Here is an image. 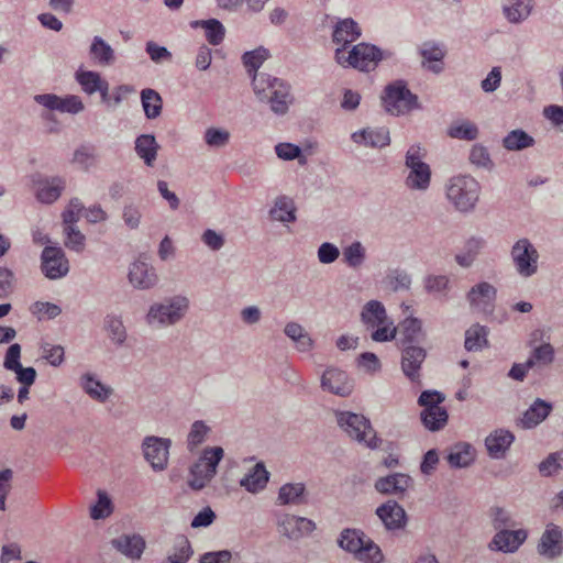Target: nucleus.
<instances>
[{"instance_id": "nucleus-1", "label": "nucleus", "mask_w": 563, "mask_h": 563, "mask_svg": "<svg viewBox=\"0 0 563 563\" xmlns=\"http://www.w3.org/2000/svg\"><path fill=\"white\" fill-rule=\"evenodd\" d=\"M252 86L258 101L269 104L275 114L284 115L288 112L294 101L289 84L269 74L260 73L253 74Z\"/></svg>"}, {"instance_id": "nucleus-2", "label": "nucleus", "mask_w": 563, "mask_h": 563, "mask_svg": "<svg viewBox=\"0 0 563 563\" xmlns=\"http://www.w3.org/2000/svg\"><path fill=\"white\" fill-rule=\"evenodd\" d=\"M190 301L184 295L166 297L150 306L145 314L147 325L156 329L168 328L179 323L189 310Z\"/></svg>"}, {"instance_id": "nucleus-3", "label": "nucleus", "mask_w": 563, "mask_h": 563, "mask_svg": "<svg viewBox=\"0 0 563 563\" xmlns=\"http://www.w3.org/2000/svg\"><path fill=\"white\" fill-rule=\"evenodd\" d=\"M391 55L390 52H384L376 45L365 42L352 46L349 52L343 48L334 51V59L340 66L365 73L374 70L380 60L390 58Z\"/></svg>"}, {"instance_id": "nucleus-4", "label": "nucleus", "mask_w": 563, "mask_h": 563, "mask_svg": "<svg viewBox=\"0 0 563 563\" xmlns=\"http://www.w3.org/2000/svg\"><path fill=\"white\" fill-rule=\"evenodd\" d=\"M445 192L448 200L457 211L468 213L478 202L481 185L470 175H459L449 179Z\"/></svg>"}, {"instance_id": "nucleus-5", "label": "nucleus", "mask_w": 563, "mask_h": 563, "mask_svg": "<svg viewBox=\"0 0 563 563\" xmlns=\"http://www.w3.org/2000/svg\"><path fill=\"white\" fill-rule=\"evenodd\" d=\"M335 420L338 426L357 443L371 450H376L380 446L382 440L377 437L369 419L365 416L351 411H336Z\"/></svg>"}, {"instance_id": "nucleus-6", "label": "nucleus", "mask_w": 563, "mask_h": 563, "mask_svg": "<svg viewBox=\"0 0 563 563\" xmlns=\"http://www.w3.org/2000/svg\"><path fill=\"white\" fill-rule=\"evenodd\" d=\"M224 451L221 446L206 448L200 457L189 468L188 485L194 490L205 488L217 474V467Z\"/></svg>"}, {"instance_id": "nucleus-7", "label": "nucleus", "mask_w": 563, "mask_h": 563, "mask_svg": "<svg viewBox=\"0 0 563 563\" xmlns=\"http://www.w3.org/2000/svg\"><path fill=\"white\" fill-rule=\"evenodd\" d=\"M444 399V395L438 390H424L418 398L419 406L423 407L420 418L429 431H439L448 423L449 413L440 406Z\"/></svg>"}, {"instance_id": "nucleus-8", "label": "nucleus", "mask_w": 563, "mask_h": 563, "mask_svg": "<svg viewBox=\"0 0 563 563\" xmlns=\"http://www.w3.org/2000/svg\"><path fill=\"white\" fill-rule=\"evenodd\" d=\"M424 153L420 145H411L405 155V165L409 169L405 184L409 189L426 191L431 183V168L423 162Z\"/></svg>"}, {"instance_id": "nucleus-9", "label": "nucleus", "mask_w": 563, "mask_h": 563, "mask_svg": "<svg viewBox=\"0 0 563 563\" xmlns=\"http://www.w3.org/2000/svg\"><path fill=\"white\" fill-rule=\"evenodd\" d=\"M382 100L386 111L394 115L406 114L413 109H420L417 95L407 88L404 80H397L386 86Z\"/></svg>"}, {"instance_id": "nucleus-10", "label": "nucleus", "mask_w": 563, "mask_h": 563, "mask_svg": "<svg viewBox=\"0 0 563 563\" xmlns=\"http://www.w3.org/2000/svg\"><path fill=\"white\" fill-rule=\"evenodd\" d=\"M510 257L519 276L529 278L537 274L540 254L529 239L517 240L511 246Z\"/></svg>"}, {"instance_id": "nucleus-11", "label": "nucleus", "mask_w": 563, "mask_h": 563, "mask_svg": "<svg viewBox=\"0 0 563 563\" xmlns=\"http://www.w3.org/2000/svg\"><path fill=\"white\" fill-rule=\"evenodd\" d=\"M320 387L323 391L340 397H349L354 390V380L346 372L329 366L321 375Z\"/></svg>"}, {"instance_id": "nucleus-12", "label": "nucleus", "mask_w": 563, "mask_h": 563, "mask_svg": "<svg viewBox=\"0 0 563 563\" xmlns=\"http://www.w3.org/2000/svg\"><path fill=\"white\" fill-rule=\"evenodd\" d=\"M41 269L48 279H59L69 272V262L60 247L46 246L41 254Z\"/></svg>"}, {"instance_id": "nucleus-13", "label": "nucleus", "mask_w": 563, "mask_h": 563, "mask_svg": "<svg viewBox=\"0 0 563 563\" xmlns=\"http://www.w3.org/2000/svg\"><path fill=\"white\" fill-rule=\"evenodd\" d=\"M172 441L165 438L146 437L143 440L142 449L145 460L154 471H164L167 467L169 448Z\"/></svg>"}, {"instance_id": "nucleus-14", "label": "nucleus", "mask_w": 563, "mask_h": 563, "mask_svg": "<svg viewBox=\"0 0 563 563\" xmlns=\"http://www.w3.org/2000/svg\"><path fill=\"white\" fill-rule=\"evenodd\" d=\"M528 539V530L520 529H504L503 531L496 532L490 541L488 542L487 548L492 552H501L504 554H512L516 553L520 547Z\"/></svg>"}, {"instance_id": "nucleus-15", "label": "nucleus", "mask_w": 563, "mask_h": 563, "mask_svg": "<svg viewBox=\"0 0 563 563\" xmlns=\"http://www.w3.org/2000/svg\"><path fill=\"white\" fill-rule=\"evenodd\" d=\"M277 527L284 537L294 541L311 534L317 529L313 520L291 514L280 516L277 520Z\"/></svg>"}, {"instance_id": "nucleus-16", "label": "nucleus", "mask_w": 563, "mask_h": 563, "mask_svg": "<svg viewBox=\"0 0 563 563\" xmlns=\"http://www.w3.org/2000/svg\"><path fill=\"white\" fill-rule=\"evenodd\" d=\"M417 53L421 57L423 69L435 75L444 70L446 49L443 43L433 40L424 41L417 46Z\"/></svg>"}, {"instance_id": "nucleus-17", "label": "nucleus", "mask_w": 563, "mask_h": 563, "mask_svg": "<svg viewBox=\"0 0 563 563\" xmlns=\"http://www.w3.org/2000/svg\"><path fill=\"white\" fill-rule=\"evenodd\" d=\"M537 552L548 559L554 560L563 553V531L555 523H548L538 545Z\"/></svg>"}, {"instance_id": "nucleus-18", "label": "nucleus", "mask_w": 563, "mask_h": 563, "mask_svg": "<svg viewBox=\"0 0 563 563\" xmlns=\"http://www.w3.org/2000/svg\"><path fill=\"white\" fill-rule=\"evenodd\" d=\"M427 357V351L419 345L401 346V371L411 382H419L421 366Z\"/></svg>"}, {"instance_id": "nucleus-19", "label": "nucleus", "mask_w": 563, "mask_h": 563, "mask_svg": "<svg viewBox=\"0 0 563 563\" xmlns=\"http://www.w3.org/2000/svg\"><path fill=\"white\" fill-rule=\"evenodd\" d=\"M375 514L388 531L402 530L407 525V514L396 500H387Z\"/></svg>"}, {"instance_id": "nucleus-20", "label": "nucleus", "mask_w": 563, "mask_h": 563, "mask_svg": "<svg viewBox=\"0 0 563 563\" xmlns=\"http://www.w3.org/2000/svg\"><path fill=\"white\" fill-rule=\"evenodd\" d=\"M362 35V29L352 18L338 19L333 25L332 42L338 45L336 48H346L357 41Z\"/></svg>"}, {"instance_id": "nucleus-21", "label": "nucleus", "mask_w": 563, "mask_h": 563, "mask_svg": "<svg viewBox=\"0 0 563 563\" xmlns=\"http://www.w3.org/2000/svg\"><path fill=\"white\" fill-rule=\"evenodd\" d=\"M497 297V289L488 282H481L474 285L466 294L471 307L483 311H492Z\"/></svg>"}, {"instance_id": "nucleus-22", "label": "nucleus", "mask_w": 563, "mask_h": 563, "mask_svg": "<svg viewBox=\"0 0 563 563\" xmlns=\"http://www.w3.org/2000/svg\"><path fill=\"white\" fill-rule=\"evenodd\" d=\"M34 186L38 201L53 203L60 197L66 187V180L59 176L38 177V179L34 180Z\"/></svg>"}, {"instance_id": "nucleus-23", "label": "nucleus", "mask_w": 563, "mask_h": 563, "mask_svg": "<svg viewBox=\"0 0 563 563\" xmlns=\"http://www.w3.org/2000/svg\"><path fill=\"white\" fill-rule=\"evenodd\" d=\"M128 277L130 284L141 290L153 288L158 280L155 269L141 261L131 264Z\"/></svg>"}, {"instance_id": "nucleus-24", "label": "nucleus", "mask_w": 563, "mask_h": 563, "mask_svg": "<svg viewBox=\"0 0 563 563\" xmlns=\"http://www.w3.org/2000/svg\"><path fill=\"white\" fill-rule=\"evenodd\" d=\"M514 441L515 434L511 431L506 429H496L486 437L485 446L488 455L498 460L505 457Z\"/></svg>"}, {"instance_id": "nucleus-25", "label": "nucleus", "mask_w": 563, "mask_h": 563, "mask_svg": "<svg viewBox=\"0 0 563 563\" xmlns=\"http://www.w3.org/2000/svg\"><path fill=\"white\" fill-rule=\"evenodd\" d=\"M354 143L366 147L382 148L390 143L389 131L386 128H365L352 133Z\"/></svg>"}, {"instance_id": "nucleus-26", "label": "nucleus", "mask_w": 563, "mask_h": 563, "mask_svg": "<svg viewBox=\"0 0 563 563\" xmlns=\"http://www.w3.org/2000/svg\"><path fill=\"white\" fill-rule=\"evenodd\" d=\"M111 545L122 555L131 559H141L145 550V540L140 534H122L111 540Z\"/></svg>"}, {"instance_id": "nucleus-27", "label": "nucleus", "mask_w": 563, "mask_h": 563, "mask_svg": "<svg viewBox=\"0 0 563 563\" xmlns=\"http://www.w3.org/2000/svg\"><path fill=\"white\" fill-rule=\"evenodd\" d=\"M552 409L553 406L551 402L537 398L522 413L518 424L523 429L536 428L550 416Z\"/></svg>"}, {"instance_id": "nucleus-28", "label": "nucleus", "mask_w": 563, "mask_h": 563, "mask_svg": "<svg viewBox=\"0 0 563 563\" xmlns=\"http://www.w3.org/2000/svg\"><path fill=\"white\" fill-rule=\"evenodd\" d=\"M368 538L362 530L354 528H345L338 538V545L347 553L354 555L355 559L362 558V550L366 545Z\"/></svg>"}, {"instance_id": "nucleus-29", "label": "nucleus", "mask_w": 563, "mask_h": 563, "mask_svg": "<svg viewBox=\"0 0 563 563\" xmlns=\"http://www.w3.org/2000/svg\"><path fill=\"white\" fill-rule=\"evenodd\" d=\"M308 495L303 483H286L278 490L277 503L282 506H302L308 504Z\"/></svg>"}, {"instance_id": "nucleus-30", "label": "nucleus", "mask_w": 563, "mask_h": 563, "mask_svg": "<svg viewBox=\"0 0 563 563\" xmlns=\"http://www.w3.org/2000/svg\"><path fill=\"white\" fill-rule=\"evenodd\" d=\"M412 479L409 475L395 473L386 477H380L375 482V489L385 495H404L411 485Z\"/></svg>"}, {"instance_id": "nucleus-31", "label": "nucleus", "mask_w": 563, "mask_h": 563, "mask_svg": "<svg viewBox=\"0 0 563 563\" xmlns=\"http://www.w3.org/2000/svg\"><path fill=\"white\" fill-rule=\"evenodd\" d=\"M88 54L90 59L101 67L112 66L117 60L112 46L99 35L92 37Z\"/></svg>"}, {"instance_id": "nucleus-32", "label": "nucleus", "mask_w": 563, "mask_h": 563, "mask_svg": "<svg viewBox=\"0 0 563 563\" xmlns=\"http://www.w3.org/2000/svg\"><path fill=\"white\" fill-rule=\"evenodd\" d=\"M269 481V473L264 463H256L247 474L240 481V485L249 493L257 494L262 492Z\"/></svg>"}, {"instance_id": "nucleus-33", "label": "nucleus", "mask_w": 563, "mask_h": 563, "mask_svg": "<svg viewBox=\"0 0 563 563\" xmlns=\"http://www.w3.org/2000/svg\"><path fill=\"white\" fill-rule=\"evenodd\" d=\"M134 150L136 155L148 167H152L157 158L161 148L153 134H141L135 139Z\"/></svg>"}, {"instance_id": "nucleus-34", "label": "nucleus", "mask_w": 563, "mask_h": 563, "mask_svg": "<svg viewBox=\"0 0 563 563\" xmlns=\"http://www.w3.org/2000/svg\"><path fill=\"white\" fill-rule=\"evenodd\" d=\"M485 245L486 241L483 238L472 236L467 239L461 251L455 255V262L463 268L471 267Z\"/></svg>"}, {"instance_id": "nucleus-35", "label": "nucleus", "mask_w": 563, "mask_h": 563, "mask_svg": "<svg viewBox=\"0 0 563 563\" xmlns=\"http://www.w3.org/2000/svg\"><path fill=\"white\" fill-rule=\"evenodd\" d=\"M446 460L451 467H468L475 460V449L466 442L456 443L450 449Z\"/></svg>"}, {"instance_id": "nucleus-36", "label": "nucleus", "mask_w": 563, "mask_h": 563, "mask_svg": "<svg viewBox=\"0 0 563 563\" xmlns=\"http://www.w3.org/2000/svg\"><path fill=\"white\" fill-rule=\"evenodd\" d=\"M532 4L530 0H504L503 13L506 20L512 24H519L531 13Z\"/></svg>"}, {"instance_id": "nucleus-37", "label": "nucleus", "mask_w": 563, "mask_h": 563, "mask_svg": "<svg viewBox=\"0 0 563 563\" xmlns=\"http://www.w3.org/2000/svg\"><path fill=\"white\" fill-rule=\"evenodd\" d=\"M191 29H203L205 37L210 45H220L225 37V27L217 19L195 20L190 22Z\"/></svg>"}, {"instance_id": "nucleus-38", "label": "nucleus", "mask_w": 563, "mask_h": 563, "mask_svg": "<svg viewBox=\"0 0 563 563\" xmlns=\"http://www.w3.org/2000/svg\"><path fill=\"white\" fill-rule=\"evenodd\" d=\"M361 320L368 329H374L376 325L385 324L390 319L380 301L369 300L361 311Z\"/></svg>"}, {"instance_id": "nucleus-39", "label": "nucleus", "mask_w": 563, "mask_h": 563, "mask_svg": "<svg viewBox=\"0 0 563 563\" xmlns=\"http://www.w3.org/2000/svg\"><path fill=\"white\" fill-rule=\"evenodd\" d=\"M401 346L404 345H418L426 339V333L422 329V322L415 317L406 318L401 323Z\"/></svg>"}, {"instance_id": "nucleus-40", "label": "nucleus", "mask_w": 563, "mask_h": 563, "mask_svg": "<svg viewBox=\"0 0 563 563\" xmlns=\"http://www.w3.org/2000/svg\"><path fill=\"white\" fill-rule=\"evenodd\" d=\"M80 387L89 397L100 402H104L112 393L110 387L104 386L99 379L89 373H86L80 377Z\"/></svg>"}, {"instance_id": "nucleus-41", "label": "nucleus", "mask_w": 563, "mask_h": 563, "mask_svg": "<svg viewBox=\"0 0 563 563\" xmlns=\"http://www.w3.org/2000/svg\"><path fill=\"white\" fill-rule=\"evenodd\" d=\"M446 134L451 139L475 141L479 136V130L474 122L466 119H460L451 123Z\"/></svg>"}, {"instance_id": "nucleus-42", "label": "nucleus", "mask_w": 563, "mask_h": 563, "mask_svg": "<svg viewBox=\"0 0 563 563\" xmlns=\"http://www.w3.org/2000/svg\"><path fill=\"white\" fill-rule=\"evenodd\" d=\"M141 103L146 119L154 120L161 115L163 99L156 90L144 88L141 91Z\"/></svg>"}, {"instance_id": "nucleus-43", "label": "nucleus", "mask_w": 563, "mask_h": 563, "mask_svg": "<svg viewBox=\"0 0 563 563\" xmlns=\"http://www.w3.org/2000/svg\"><path fill=\"white\" fill-rule=\"evenodd\" d=\"M296 208L294 201L286 197H277L274 207L269 211L272 220L279 222H294L296 220Z\"/></svg>"}, {"instance_id": "nucleus-44", "label": "nucleus", "mask_w": 563, "mask_h": 563, "mask_svg": "<svg viewBox=\"0 0 563 563\" xmlns=\"http://www.w3.org/2000/svg\"><path fill=\"white\" fill-rule=\"evenodd\" d=\"M343 263L352 268L358 269L366 261V247L360 241H354L343 247Z\"/></svg>"}, {"instance_id": "nucleus-45", "label": "nucleus", "mask_w": 563, "mask_h": 563, "mask_svg": "<svg viewBox=\"0 0 563 563\" xmlns=\"http://www.w3.org/2000/svg\"><path fill=\"white\" fill-rule=\"evenodd\" d=\"M103 328L108 333L109 339L118 345H122L126 338V329L120 316L109 313L104 318Z\"/></svg>"}, {"instance_id": "nucleus-46", "label": "nucleus", "mask_w": 563, "mask_h": 563, "mask_svg": "<svg viewBox=\"0 0 563 563\" xmlns=\"http://www.w3.org/2000/svg\"><path fill=\"white\" fill-rule=\"evenodd\" d=\"M534 145V139L521 129L510 131L503 139V146L507 151L517 152Z\"/></svg>"}, {"instance_id": "nucleus-47", "label": "nucleus", "mask_w": 563, "mask_h": 563, "mask_svg": "<svg viewBox=\"0 0 563 563\" xmlns=\"http://www.w3.org/2000/svg\"><path fill=\"white\" fill-rule=\"evenodd\" d=\"M488 329L481 324H473L465 332L464 346L467 351H479L487 345Z\"/></svg>"}, {"instance_id": "nucleus-48", "label": "nucleus", "mask_w": 563, "mask_h": 563, "mask_svg": "<svg viewBox=\"0 0 563 563\" xmlns=\"http://www.w3.org/2000/svg\"><path fill=\"white\" fill-rule=\"evenodd\" d=\"M488 516L492 526L496 532L503 531L504 529H511L517 526V522L514 519L512 514L504 507H490V509L488 510Z\"/></svg>"}, {"instance_id": "nucleus-49", "label": "nucleus", "mask_w": 563, "mask_h": 563, "mask_svg": "<svg viewBox=\"0 0 563 563\" xmlns=\"http://www.w3.org/2000/svg\"><path fill=\"white\" fill-rule=\"evenodd\" d=\"M71 162L85 172L90 170L98 162L95 147L88 144L80 145L75 150Z\"/></svg>"}, {"instance_id": "nucleus-50", "label": "nucleus", "mask_w": 563, "mask_h": 563, "mask_svg": "<svg viewBox=\"0 0 563 563\" xmlns=\"http://www.w3.org/2000/svg\"><path fill=\"white\" fill-rule=\"evenodd\" d=\"M174 552L167 556L169 563H187L194 554L191 544L185 536L175 539Z\"/></svg>"}, {"instance_id": "nucleus-51", "label": "nucleus", "mask_w": 563, "mask_h": 563, "mask_svg": "<svg viewBox=\"0 0 563 563\" xmlns=\"http://www.w3.org/2000/svg\"><path fill=\"white\" fill-rule=\"evenodd\" d=\"M76 80L86 93L93 95L100 89L103 79L97 71L84 70L76 73Z\"/></svg>"}, {"instance_id": "nucleus-52", "label": "nucleus", "mask_w": 563, "mask_h": 563, "mask_svg": "<svg viewBox=\"0 0 563 563\" xmlns=\"http://www.w3.org/2000/svg\"><path fill=\"white\" fill-rule=\"evenodd\" d=\"M269 57V52L265 47L261 46L254 51L245 52L242 56L244 66L249 73L257 74L256 70Z\"/></svg>"}, {"instance_id": "nucleus-53", "label": "nucleus", "mask_w": 563, "mask_h": 563, "mask_svg": "<svg viewBox=\"0 0 563 563\" xmlns=\"http://www.w3.org/2000/svg\"><path fill=\"white\" fill-rule=\"evenodd\" d=\"M468 159L473 165L487 170H490L494 167V163L487 147L482 144H474L472 146Z\"/></svg>"}, {"instance_id": "nucleus-54", "label": "nucleus", "mask_w": 563, "mask_h": 563, "mask_svg": "<svg viewBox=\"0 0 563 563\" xmlns=\"http://www.w3.org/2000/svg\"><path fill=\"white\" fill-rule=\"evenodd\" d=\"M527 361L532 362V367L537 364L550 365L554 361V349L550 343H543L532 351L531 356Z\"/></svg>"}, {"instance_id": "nucleus-55", "label": "nucleus", "mask_w": 563, "mask_h": 563, "mask_svg": "<svg viewBox=\"0 0 563 563\" xmlns=\"http://www.w3.org/2000/svg\"><path fill=\"white\" fill-rule=\"evenodd\" d=\"M112 512V504L108 495L99 490L97 503L90 507V516L92 519H104Z\"/></svg>"}, {"instance_id": "nucleus-56", "label": "nucleus", "mask_w": 563, "mask_h": 563, "mask_svg": "<svg viewBox=\"0 0 563 563\" xmlns=\"http://www.w3.org/2000/svg\"><path fill=\"white\" fill-rule=\"evenodd\" d=\"M64 232L66 234L65 246L77 253L85 249V235L73 224L65 225Z\"/></svg>"}, {"instance_id": "nucleus-57", "label": "nucleus", "mask_w": 563, "mask_h": 563, "mask_svg": "<svg viewBox=\"0 0 563 563\" xmlns=\"http://www.w3.org/2000/svg\"><path fill=\"white\" fill-rule=\"evenodd\" d=\"M276 155L284 161L299 159L302 165L306 163V157L302 156L301 148L298 145L291 143H279L275 146Z\"/></svg>"}, {"instance_id": "nucleus-58", "label": "nucleus", "mask_w": 563, "mask_h": 563, "mask_svg": "<svg viewBox=\"0 0 563 563\" xmlns=\"http://www.w3.org/2000/svg\"><path fill=\"white\" fill-rule=\"evenodd\" d=\"M562 460L561 452L550 453L547 459L539 464V472L542 476H551L558 473L562 468Z\"/></svg>"}, {"instance_id": "nucleus-59", "label": "nucleus", "mask_w": 563, "mask_h": 563, "mask_svg": "<svg viewBox=\"0 0 563 563\" xmlns=\"http://www.w3.org/2000/svg\"><path fill=\"white\" fill-rule=\"evenodd\" d=\"M388 282L394 291L408 290L411 276L404 269H394L388 274Z\"/></svg>"}, {"instance_id": "nucleus-60", "label": "nucleus", "mask_w": 563, "mask_h": 563, "mask_svg": "<svg viewBox=\"0 0 563 563\" xmlns=\"http://www.w3.org/2000/svg\"><path fill=\"white\" fill-rule=\"evenodd\" d=\"M230 133L227 130L209 128L205 132V141L211 147H223L229 143Z\"/></svg>"}, {"instance_id": "nucleus-61", "label": "nucleus", "mask_w": 563, "mask_h": 563, "mask_svg": "<svg viewBox=\"0 0 563 563\" xmlns=\"http://www.w3.org/2000/svg\"><path fill=\"white\" fill-rule=\"evenodd\" d=\"M397 328L394 322L388 320L385 324L376 325L371 333V339L375 342H388L395 339Z\"/></svg>"}, {"instance_id": "nucleus-62", "label": "nucleus", "mask_w": 563, "mask_h": 563, "mask_svg": "<svg viewBox=\"0 0 563 563\" xmlns=\"http://www.w3.org/2000/svg\"><path fill=\"white\" fill-rule=\"evenodd\" d=\"M145 52L148 54L151 60L156 64L172 60V53L165 46H161L153 41L146 43Z\"/></svg>"}, {"instance_id": "nucleus-63", "label": "nucleus", "mask_w": 563, "mask_h": 563, "mask_svg": "<svg viewBox=\"0 0 563 563\" xmlns=\"http://www.w3.org/2000/svg\"><path fill=\"white\" fill-rule=\"evenodd\" d=\"M317 256L321 264H332L339 258L340 250L331 242H323L318 247Z\"/></svg>"}, {"instance_id": "nucleus-64", "label": "nucleus", "mask_w": 563, "mask_h": 563, "mask_svg": "<svg viewBox=\"0 0 563 563\" xmlns=\"http://www.w3.org/2000/svg\"><path fill=\"white\" fill-rule=\"evenodd\" d=\"M366 545L362 550V558H357V560L363 563H382L384 560V554L380 548L369 539L365 543Z\"/></svg>"}]
</instances>
